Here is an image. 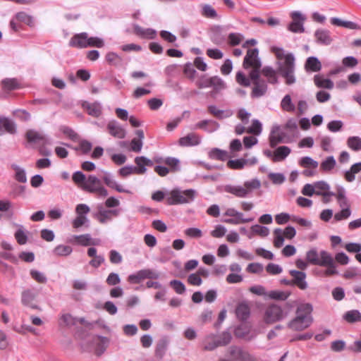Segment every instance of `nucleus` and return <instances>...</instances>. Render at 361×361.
<instances>
[{
	"instance_id": "57",
	"label": "nucleus",
	"mask_w": 361,
	"mask_h": 361,
	"mask_svg": "<svg viewBox=\"0 0 361 361\" xmlns=\"http://www.w3.org/2000/svg\"><path fill=\"white\" fill-rule=\"evenodd\" d=\"M315 187V195H320L326 191H329L330 185L324 180L314 183Z\"/></svg>"
},
{
	"instance_id": "35",
	"label": "nucleus",
	"mask_w": 361,
	"mask_h": 361,
	"mask_svg": "<svg viewBox=\"0 0 361 361\" xmlns=\"http://www.w3.org/2000/svg\"><path fill=\"white\" fill-rule=\"evenodd\" d=\"M331 23L334 25L341 26L350 30L360 29V26L356 23L348 20H342L341 19L336 17L331 18Z\"/></svg>"
},
{
	"instance_id": "13",
	"label": "nucleus",
	"mask_w": 361,
	"mask_h": 361,
	"mask_svg": "<svg viewBox=\"0 0 361 361\" xmlns=\"http://www.w3.org/2000/svg\"><path fill=\"white\" fill-rule=\"evenodd\" d=\"M323 257V262L322 263L321 267H326V269L324 271V276H331L334 275L338 274V271L337 270L336 264L334 262V259L331 254H325L324 253Z\"/></svg>"
},
{
	"instance_id": "59",
	"label": "nucleus",
	"mask_w": 361,
	"mask_h": 361,
	"mask_svg": "<svg viewBox=\"0 0 361 361\" xmlns=\"http://www.w3.org/2000/svg\"><path fill=\"white\" fill-rule=\"evenodd\" d=\"M144 159H145V157L144 156L137 157L135 158V163L137 165V166H135V173L144 174L147 171L146 166L144 164Z\"/></svg>"
},
{
	"instance_id": "37",
	"label": "nucleus",
	"mask_w": 361,
	"mask_h": 361,
	"mask_svg": "<svg viewBox=\"0 0 361 361\" xmlns=\"http://www.w3.org/2000/svg\"><path fill=\"white\" fill-rule=\"evenodd\" d=\"M209 157L211 159L226 161L229 155L226 150H223L219 148H213L209 152Z\"/></svg>"
},
{
	"instance_id": "27",
	"label": "nucleus",
	"mask_w": 361,
	"mask_h": 361,
	"mask_svg": "<svg viewBox=\"0 0 361 361\" xmlns=\"http://www.w3.org/2000/svg\"><path fill=\"white\" fill-rule=\"evenodd\" d=\"M235 314L237 318L242 322L247 320L250 315L249 305L245 302L239 303L235 308Z\"/></svg>"
},
{
	"instance_id": "56",
	"label": "nucleus",
	"mask_w": 361,
	"mask_h": 361,
	"mask_svg": "<svg viewBox=\"0 0 361 361\" xmlns=\"http://www.w3.org/2000/svg\"><path fill=\"white\" fill-rule=\"evenodd\" d=\"M145 279L143 270L140 269L128 276V281L131 284L140 283Z\"/></svg>"
},
{
	"instance_id": "26",
	"label": "nucleus",
	"mask_w": 361,
	"mask_h": 361,
	"mask_svg": "<svg viewBox=\"0 0 361 361\" xmlns=\"http://www.w3.org/2000/svg\"><path fill=\"white\" fill-rule=\"evenodd\" d=\"M322 63L316 56H310L305 63V70L307 73L318 72L322 69Z\"/></svg>"
},
{
	"instance_id": "33",
	"label": "nucleus",
	"mask_w": 361,
	"mask_h": 361,
	"mask_svg": "<svg viewBox=\"0 0 361 361\" xmlns=\"http://www.w3.org/2000/svg\"><path fill=\"white\" fill-rule=\"evenodd\" d=\"M207 109L209 114L218 119L229 118L233 114L230 110H220L215 105H209Z\"/></svg>"
},
{
	"instance_id": "19",
	"label": "nucleus",
	"mask_w": 361,
	"mask_h": 361,
	"mask_svg": "<svg viewBox=\"0 0 361 361\" xmlns=\"http://www.w3.org/2000/svg\"><path fill=\"white\" fill-rule=\"evenodd\" d=\"M82 107L90 116L95 118L99 117L102 114V105L97 101L93 103L85 101L82 104Z\"/></svg>"
},
{
	"instance_id": "47",
	"label": "nucleus",
	"mask_w": 361,
	"mask_h": 361,
	"mask_svg": "<svg viewBox=\"0 0 361 361\" xmlns=\"http://www.w3.org/2000/svg\"><path fill=\"white\" fill-rule=\"evenodd\" d=\"M90 225V221L88 219L87 216H79L77 215V216L72 221V226L74 228H79L83 226L88 228Z\"/></svg>"
},
{
	"instance_id": "32",
	"label": "nucleus",
	"mask_w": 361,
	"mask_h": 361,
	"mask_svg": "<svg viewBox=\"0 0 361 361\" xmlns=\"http://www.w3.org/2000/svg\"><path fill=\"white\" fill-rule=\"evenodd\" d=\"M291 152V149L288 146H280L274 152L273 161L277 162L284 160Z\"/></svg>"
},
{
	"instance_id": "6",
	"label": "nucleus",
	"mask_w": 361,
	"mask_h": 361,
	"mask_svg": "<svg viewBox=\"0 0 361 361\" xmlns=\"http://www.w3.org/2000/svg\"><path fill=\"white\" fill-rule=\"evenodd\" d=\"M288 312H285L280 306L271 305L268 306L264 314V321L267 324H272L286 318Z\"/></svg>"
},
{
	"instance_id": "54",
	"label": "nucleus",
	"mask_w": 361,
	"mask_h": 361,
	"mask_svg": "<svg viewBox=\"0 0 361 361\" xmlns=\"http://www.w3.org/2000/svg\"><path fill=\"white\" fill-rule=\"evenodd\" d=\"M30 275L32 279L39 283H46L47 282V278L46 275L37 269H31L30 271Z\"/></svg>"
},
{
	"instance_id": "22",
	"label": "nucleus",
	"mask_w": 361,
	"mask_h": 361,
	"mask_svg": "<svg viewBox=\"0 0 361 361\" xmlns=\"http://www.w3.org/2000/svg\"><path fill=\"white\" fill-rule=\"evenodd\" d=\"M103 180L104 183L109 188L116 190L118 192L130 193V191L123 188L114 179V176L107 171H103Z\"/></svg>"
},
{
	"instance_id": "28",
	"label": "nucleus",
	"mask_w": 361,
	"mask_h": 361,
	"mask_svg": "<svg viewBox=\"0 0 361 361\" xmlns=\"http://www.w3.org/2000/svg\"><path fill=\"white\" fill-rule=\"evenodd\" d=\"M254 87L251 93L252 97L259 98L264 96L268 90V85L264 80L253 83Z\"/></svg>"
},
{
	"instance_id": "11",
	"label": "nucleus",
	"mask_w": 361,
	"mask_h": 361,
	"mask_svg": "<svg viewBox=\"0 0 361 361\" xmlns=\"http://www.w3.org/2000/svg\"><path fill=\"white\" fill-rule=\"evenodd\" d=\"M262 66V61L259 57V49L257 48L250 49L244 58L243 66L245 69L251 68L252 66Z\"/></svg>"
},
{
	"instance_id": "10",
	"label": "nucleus",
	"mask_w": 361,
	"mask_h": 361,
	"mask_svg": "<svg viewBox=\"0 0 361 361\" xmlns=\"http://www.w3.org/2000/svg\"><path fill=\"white\" fill-rule=\"evenodd\" d=\"M26 139L30 143H39L42 145H51L52 144V139L49 136L37 132L35 130H29L25 134Z\"/></svg>"
},
{
	"instance_id": "30",
	"label": "nucleus",
	"mask_w": 361,
	"mask_h": 361,
	"mask_svg": "<svg viewBox=\"0 0 361 361\" xmlns=\"http://www.w3.org/2000/svg\"><path fill=\"white\" fill-rule=\"evenodd\" d=\"M224 191L239 198L247 197V191L242 185H226L224 186Z\"/></svg>"
},
{
	"instance_id": "14",
	"label": "nucleus",
	"mask_w": 361,
	"mask_h": 361,
	"mask_svg": "<svg viewBox=\"0 0 361 361\" xmlns=\"http://www.w3.org/2000/svg\"><path fill=\"white\" fill-rule=\"evenodd\" d=\"M229 353L233 361H252V356L240 347L233 345L230 348Z\"/></svg>"
},
{
	"instance_id": "60",
	"label": "nucleus",
	"mask_w": 361,
	"mask_h": 361,
	"mask_svg": "<svg viewBox=\"0 0 361 361\" xmlns=\"http://www.w3.org/2000/svg\"><path fill=\"white\" fill-rule=\"evenodd\" d=\"M251 231L253 233L259 235L261 237H267L269 234V230L267 227L255 224L251 226Z\"/></svg>"
},
{
	"instance_id": "25",
	"label": "nucleus",
	"mask_w": 361,
	"mask_h": 361,
	"mask_svg": "<svg viewBox=\"0 0 361 361\" xmlns=\"http://www.w3.org/2000/svg\"><path fill=\"white\" fill-rule=\"evenodd\" d=\"M201 142V137L195 133H188L178 140V144L183 147L197 146Z\"/></svg>"
},
{
	"instance_id": "46",
	"label": "nucleus",
	"mask_w": 361,
	"mask_h": 361,
	"mask_svg": "<svg viewBox=\"0 0 361 361\" xmlns=\"http://www.w3.org/2000/svg\"><path fill=\"white\" fill-rule=\"evenodd\" d=\"M3 89L14 90L20 87V84L16 78H5L1 81Z\"/></svg>"
},
{
	"instance_id": "48",
	"label": "nucleus",
	"mask_w": 361,
	"mask_h": 361,
	"mask_svg": "<svg viewBox=\"0 0 361 361\" xmlns=\"http://www.w3.org/2000/svg\"><path fill=\"white\" fill-rule=\"evenodd\" d=\"M247 133L259 135L262 131V125L257 119H253L252 125L246 130Z\"/></svg>"
},
{
	"instance_id": "51",
	"label": "nucleus",
	"mask_w": 361,
	"mask_h": 361,
	"mask_svg": "<svg viewBox=\"0 0 361 361\" xmlns=\"http://www.w3.org/2000/svg\"><path fill=\"white\" fill-rule=\"evenodd\" d=\"M352 214L350 207H346L341 209L339 212H336L334 219L335 221H341L348 219Z\"/></svg>"
},
{
	"instance_id": "4",
	"label": "nucleus",
	"mask_w": 361,
	"mask_h": 361,
	"mask_svg": "<svg viewBox=\"0 0 361 361\" xmlns=\"http://www.w3.org/2000/svg\"><path fill=\"white\" fill-rule=\"evenodd\" d=\"M120 213V209H107L104 207L102 204H98L97 210L92 212V216L101 224H106L111 222L114 217L118 216Z\"/></svg>"
},
{
	"instance_id": "53",
	"label": "nucleus",
	"mask_w": 361,
	"mask_h": 361,
	"mask_svg": "<svg viewBox=\"0 0 361 361\" xmlns=\"http://www.w3.org/2000/svg\"><path fill=\"white\" fill-rule=\"evenodd\" d=\"M169 286L171 288H173V289L177 294H179V295L183 294L186 290L185 286L181 281H179V280H176V279L171 280L169 282Z\"/></svg>"
},
{
	"instance_id": "40",
	"label": "nucleus",
	"mask_w": 361,
	"mask_h": 361,
	"mask_svg": "<svg viewBox=\"0 0 361 361\" xmlns=\"http://www.w3.org/2000/svg\"><path fill=\"white\" fill-rule=\"evenodd\" d=\"M98 339L99 342L97 343L95 350L96 354L99 356L102 355L106 350L107 347L109 345L110 340L107 337L102 336H98Z\"/></svg>"
},
{
	"instance_id": "1",
	"label": "nucleus",
	"mask_w": 361,
	"mask_h": 361,
	"mask_svg": "<svg viewBox=\"0 0 361 361\" xmlns=\"http://www.w3.org/2000/svg\"><path fill=\"white\" fill-rule=\"evenodd\" d=\"M271 51L275 55L277 59H284V62H278L277 69H274L271 66H264L261 70L262 74L267 78V82L272 85L279 83L277 74H279L285 80L287 85H292L296 82L295 75V58L293 53H286L282 47L272 46Z\"/></svg>"
},
{
	"instance_id": "18",
	"label": "nucleus",
	"mask_w": 361,
	"mask_h": 361,
	"mask_svg": "<svg viewBox=\"0 0 361 361\" xmlns=\"http://www.w3.org/2000/svg\"><path fill=\"white\" fill-rule=\"evenodd\" d=\"M324 253L330 254L329 252L325 250H322L319 253H318L316 248H312L307 252L306 259L310 264L321 267L324 259L323 257H324V256H325Z\"/></svg>"
},
{
	"instance_id": "16",
	"label": "nucleus",
	"mask_w": 361,
	"mask_h": 361,
	"mask_svg": "<svg viewBox=\"0 0 361 361\" xmlns=\"http://www.w3.org/2000/svg\"><path fill=\"white\" fill-rule=\"evenodd\" d=\"M68 242L72 244H77L82 246L96 245L97 242L93 239L90 234L73 235L68 238Z\"/></svg>"
},
{
	"instance_id": "17",
	"label": "nucleus",
	"mask_w": 361,
	"mask_h": 361,
	"mask_svg": "<svg viewBox=\"0 0 361 361\" xmlns=\"http://www.w3.org/2000/svg\"><path fill=\"white\" fill-rule=\"evenodd\" d=\"M109 133L116 138L123 139L126 136L125 128L115 120L110 121L106 126Z\"/></svg>"
},
{
	"instance_id": "7",
	"label": "nucleus",
	"mask_w": 361,
	"mask_h": 361,
	"mask_svg": "<svg viewBox=\"0 0 361 361\" xmlns=\"http://www.w3.org/2000/svg\"><path fill=\"white\" fill-rule=\"evenodd\" d=\"M224 215L231 218L225 219L223 221L233 225L252 222L255 219L254 217L243 218V214L233 208H228Z\"/></svg>"
},
{
	"instance_id": "5",
	"label": "nucleus",
	"mask_w": 361,
	"mask_h": 361,
	"mask_svg": "<svg viewBox=\"0 0 361 361\" xmlns=\"http://www.w3.org/2000/svg\"><path fill=\"white\" fill-rule=\"evenodd\" d=\"M83 189L91 193H97L102 197H105L108 195L107 190L101 185V180L94 175H90L86 178Z\"/></svg>"
},
{
	"instance_id": "38",
	"label": "nucleus",
	"mask_w": 361,
	"mask_h": 361,
	"mask_svg": "<svg viewBox=\"0 0 361 361\" xmlns=\"http://www.w3.org/2000/svg\"><path fill=\"white\" fill-rule=\"evenodd\" d=\"M73 252V248L66 245H59L52 250L53 254L56 257H68Z\"/></svg>"
},
{
	"instance_id": "64",
	"label": "nucleus",
	"mask_w": 361,
	"mask_h": 361,
	"mask_svg": "<svg viewBox=\"0 0 361 361\" xmlns=\"http://www.w3.org/2000/svg\"><path fill=\"white\" fill-rule=\"evenodd\" d=\"M261 67L255 65V66H252V69L250 71L249 73L250 80L252 81V83L259 82L262 80L263 79L260 78V73H261Z\"/></svg>"
},
{
	"instance_id": "23",
	"label": "nucleus",
	"mask_w": 361,
	"mask_h": 361,
	"mask_svg": "<svg viewBox=\"0 0 361 361\" xmlns=\"http://www.w3.org/2000/svg\"><path fill=\"white\" fill-rule=\"evenodd\" d=\"M314 37L316 42L322 45H329L333 41L330 31L325 29H317L314 32Z\"/></svg>"
},
{
	"instance_id": "29",
	"label": "nucleus",
	"mask_w": 361,
	"mask_h": 361,
	"mask_svg": "<svg viewBox=\"0 0 361 361\" xmlns=\"http://www.w3.org/2000/svg\"><path fill=\"white\" fill-rule=\"evenodd\" d=\"M0 127L4 128L5 132L11 135H15L17 133V126L16 123L7 117H0Z\"/></svg>"
},
{
	"instance_id": "62",
	"label": "nucleus",
	"mask_w": 361,
	"mask_h": 361,
	"mask_svg": "<svg viewBox=\"0 0 361 361\" xmlns=\"http://www.w3.org/2000/svg\"><path fill=\"white\" fill-rule=\"evenodd\" d=\"M164 164L171 167L172 171H177L180 169V161L177 158L172 157H166L164 159Z\"/></svg>"
},
{
	"instance_id": "3",
	"label": "nucleus",
	"mask_w": 361,
	"mask_h": 361,
	"mask_svg": "<svg viewBox=\"0 0 361 361\" xmlns=\"http://www.w3.org/2000/svg\"><path fill=\"white\" fill-rule=\"evenodd\" d=\"M196 194L197 192L194 189L181 190L179 188H174L166 198V204L168 205L188 204L195 200Z\"/></svg>"
},
{
	"instance_id": "45",
	"label": "nucleus",
	"mask_w": 361,
	"mask_h": 361,
	"mask_svg": "<svg viewBox=\"0 0 361 361\" xmlns=\"http://www.w3.org/2000/svg\"><path fill=\"white\" fill-rule=\"evenodd\" d=\"M281 109L287 112H293L295 110V106L293 104L291 97L289 94H286L283 97L281 102Z\"/></svg>"
},
{
	"instance_id": "34",
	"label": "nucleus",
	"mask_w": 361,
	"mask_h": 361,
	"mask_svg": "<svg viewBox=\"0 0 361 361\" xmlns=\"http://www.w3.org/2000/svg\"><path fill=\"white\" fill-rule=\"evenodd\" d=\"M314 82L317 87L319 88H326L329 90L333 89L334 84L333 81L329 78H324L320 75H315Z\"/></svg>"
},
{
	"instance_id": "12",
	"label": "nucleus",
	"mask_w": 361,
	"mask_h": 361,
	"mask_svg": "<svg viewBox=\"0 0 361 361\" xmlns=\"http://www.w3.org/2000/svg\"><path fill=\"white\" fill-rule=\"evenodd\" d=\"M290 275L292 276L293 285L297 286L300 290H305L307 288V282L306 281V274L302 271L290 270Z\"/></svg>"
},
{
	"instance_id": "36",
	"label": "nucleus",
	"mask_w": 361,
	"mask_h": 361,
	"mask_svg": "<svg viewBox=\"0 0 361 361\" xmlns=\"http://www.w3.org/2000/svg\"><path fill=\"white\" fill-rule=\"evenodd\" d=\"M243 187H244V189L246 190V191H247V197H249L251 196V194L253 192V190L260 188L261 182L257 178H252L251 180L245 181L244 184H243Z\"/></svg>"
},
{
	"instance_id": "63",
	"label": "nucleus",
	"mask_w": 361,
	"mask_h": 361,
	"mask_svg": "<svg viewBox=\"0 0 361 361\" xmlns=\"http://www.w3.org/2000/svg\"><path fill=\"white\" fill-rule=\"evenodd\" d=\"M15 238L20 245H25L27 243V236L22 225L19 226V228L15 233Z\"/></svg>"
},
{
	"instance_id": "15",
	"label": "nucleus",
	"mask_w": 361,
	"mask_h": 361,
	"mask_svg": "<svg viewBox=\"0 0 361 361\" xmlns=\"http://www.w3.org/2000/svg\"><path fill=\"white\" fill-rule=\"evenodd\" d=\"M281 126L278 124H275L272 126L269 136V145L271 148H274L279 143L284 142L285 133L279 132Z\"/></svg>"
},
{
	"instance_id": "42",
	"label": "nucleus",
	"mask_w": 361,
	"mask_h": 361,
	"mask_svg": "<svg viewBox=\"0 0 361 361\" xmlns=\"http://www.w3.org/2000/svg\"><path fill=\"white\" fill-rule=\"evenodd\" d=\"M343 319L349 323H355L361 320V313L357 310H349L344 314Z\"/></svg>"
},
{
	"instance_id": "44",
	"label": "nucleus",
	"mask_w": 361,
	"mask_h": 361,
	"mask_svg": "<svg viewBox=\"0 0 361 361\" xmlns=\"http://www.w3.org/2000/svg\"><path fill=\"white\" fill-rule=\"evenodd\" d=\"M336 165V161L333 156L326 158L320 164V169L323 171L328 172L331 171Z\"/></svg>"
},
{
	"instance_id": "49",
	"label": "nucleus",
	"mask_w": 361,
	"mask_h": 361,
	"mask_svg": "<svg viewBox=\"0 0 361 361\" xmlns=\"http://www.w3.org/2000/svg\"><path fill=\"white\" fill-rule=\"evenodd\" d=\"M298 164L304 168L312 167V169H316L318 167L319 164L310 157H303L299 159Z\"/></svg>"
},
{
	"instance_id": "24",
	"label": "nucleus",
	"mask_w": 361,
	"mask_h": 361,
	"mask_svg": "<svg viewBox=\"0 0 361 361\" xmlns=\"http://www.w3.org/2000/svg\"><path fill=\"white\" fill-rule=\"evenodd\" d=\"M87 36V32H81L73 35L69 41V46L78 49L86 48Z\"/></svg>"
},
{
	"instance_id": "20",
	"label": "nucleus",
	"mask_w": 361,
	"mask_h": 361,
	"mask_svg": "<svg viewBox=\"0 0 361 361\" xmlns=\"http://www.w3.org/2000/svg\"><path fill=\"white\" fill-rule=\"evenodd\" d=\"M220 127L218 122L214 120L205 119L197 122L195 126V129H201L208 133H212L216 131Z\"/></svg>"
},
{
	"instance_id": "39",
	"label": "nucleus",
	"mask_w": 361,
	"mask_h": 361,
	"mask_svg": "<svg viewBox=\"0 0 361 361\" xmlns=\"http://www.w3.org/2000/svg\"><path fill=\"white\" fill-rule=\"evenodd\" d=\"M11 168L16 172L14 177L17 181L23 183L27 182L26 172L23 168L19 166L16 164H12L11 165Z\"/></svg>"
},
{
	"instance_id": "41",
	"label": "nucleus",
	"mask_w": 361,
	"mask_h": 361,
	"mask_svg": "<svg viewBox=\"0 0 361 361\" xmlns=\"http://www.w3.org/2000/svg\"><path fill=\"white\" fill-rule=\"evenodd\" d=\"M106 61L111 66H119L122 64V58L115 52L110 51L106 54Z\"/></svg>"
},
{
	"instance_id": "21",
	"label": "nucleus",
	"mask_w": 361,
	"mask_h": 361,
	"mask_svg": "<svg viewBox=\"0 0 361 361\" xmlns=\"http://www.w3.org/2000/svg\"><path fill=\"white\" fill-rule=\"evenodd\" d=\"M133 32L141 38L154 39L157 37V31L152 28H143L137 24L133 23Z\"/></svg>"
},
{
	"instance_id": "58",
	"label": "nucleus",
	"mask_w": 361,
	"mask_h": 361,
	"mask_svg": "<svg viewBox=\"0 0 361 361\" xmlns=\"http://www.w3.org/2000/svg\"><path fill=\"white\" fill-rule=\"evenodd\" d=\"M246 165L245 159H231L227 162V166L231 169H242Z\"/></svg>"
},
{
	"instance_id": "9",
	"label": "nucleus",
	"mask_w": 361,
	"mask_h": 361,
	"mask_svg": "<svg viewBox=\"0 0 361 361\" xmlns=\"http://www.w3.org/2000/svg\"><path fill=\"white\" fill-rule=\"evenodd\" d=\"M292 22L288 25V30L294 33H302L305 31L304 22L306 20L305 16L299 11L291 13Z\"/></svg>"
},
{
	"instance_id": "2",
	"label": "nucleus",
	"mask_w": 361,
	"mask_h": 361,
	"mask_svg": "<svg viewBox=\"0 0 361 361\" xmlns=\"http://www.w3.org/2000/svg\"><path fill=\"white\" fill-rule=\"evenodd\" d=\"M313 307L310 303L300 304L296 309V316L288 323V327L295 331L307 329L313 322L312 312Z\"/></svg>"
},
{
	"instance_id": "31",
	"label": "nucleus",
	"mask_w": 361,
	"mask_h": 361,
	"mask_svg": "<svg viewBox=\"0 0 361 361\" xmlns=\"http://www.w3.org/2000/svg\"><path fill=\"white\" fill-rule=\"evenodd\" d=\"M210 39L217 45L221 44L225 41V37L222 35V28L220 25H215L211 28Z\"/></svg>"
},
{
	"instance_id": "61",
	"label": "nucleus",
	"mask_w": 361,
	"mask_h": 361,
	"mask_svg": "<svg viewBox=\"0 0 361 361\" xmlns=\"http://www.w3.org/2000/svg\"><path fill=\"white\" fill-rule=\"evenodd\" d=\"M104 46V42L102 38L98 37L87 36V47L102 48Z\"/></svg>"
},
{
	"instance_id": "8",
	"label": "nucleus",
	"mask_w": 361,
	"mask_h": 361,
	"mask_svg": "<svg viewBox=\"0 0 361 361\" xmlns=\"http://www.w3.org/2000/svg\"><path fill=\"white\" fill-rule=\"evenodd\" d=\"M38 296V291L37 289L26 288L22 291L21 293V302L24 306L29 307L33 310H39L41 308L39 305L34 304V301Z\"/></svg>"
},
{
	"instance_id": "50",
	"label": "nucleus",
	"mask_w": 361,
	"mask_h": 361,
	"mask_svg": "<svg viewBox=\"0 0 361 361\" xmlns=\"http://www.w3.org/2000/svg\"><path fill=\"white\" fill-rule=\"evenodd\" d=\"M289 295L288 291L282 290H271L267 294L269 298L277 300H286Z\"/></svg>"
},
{
	"instance_id": "55",
	"label": "nucleus",
	"mask_w": 361,
	"mask_h": 361,
	"mask_svg": "<svg viewBox=\"0 0 361 361\" xmlns=\"http://www.w3.org/2000/svg\"><path fill=\"white\" fill-rule=\"evenodd\" d=\"M274 245L276 247L279 248L283 246L284 243V236L281 228H277L274 231Z\"/></svg>"
},
{
	"instance_id": "43",
	"label": "nucleus",
	"mask_w": 361,
	"mask_h": 361,
	"mask_svg": "<svg viewBox=\"0 0 361 361\" xmlns=\"http://www.w3.org/2000/svg\"><path fill=\"white\" fill-rule=\"evenodd\" d=\"M168 346V341L166 338L160 339L155 348V355L159 358H162L165 355Z\"/></svg>"
},
{
	"instance_id": "52",
	"label": "nucleus",
	"mask_w": 361,
	"mask_h": 361,
	"mask_svg": "<svg viewBox=\"0 0 361 361\" xmlns=\"http://www.w3.org/2000/svg\"><path fill=\"white\" fill-rule=\"evenodd\" d=\"M347 145L351 149L358 152L361 150V138L358 136L349 137Z\"/></svg>"
}]
</instances>
